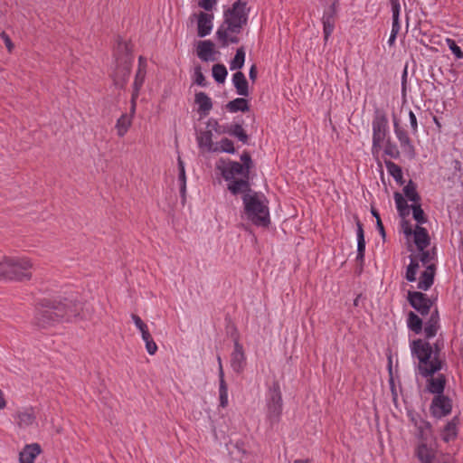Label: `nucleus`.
<instances>
[{"label": "nucleus", "instance_id": "f257e3e1", "mask_svg": "<svg viewBox=\"0 0 463 463\" xmlns=\"http://www.w3.org/2000/svg\"><path fill=\"white\" fill-rule=\"evenodd\" d=\"M80 317L90 318L86 314L80 302L71 299H43L36 307L34 320L38 326L48 327L55 323L71 321L72 318Z\"/></svg>", "mask_w": 463, "mask_h": 463}, {"label": "nucleus", "instance_id": "f03ea898", "mask_svg": "<svg viewBox=\"0 0 463 463\" xmlns=\"http://www.w3.org/2000/svg\"><path fill=\"white\" fill-rule=\"evenodd\" d=\"M216 168L226 181H231L228 189L232 194H238L250 190V173L243 165L236 161L219 160Z\"/></svg>", "mask_w": 463, "mask_h": 463}, {"label": "nucleus", "instance_id": "7ed1b4c3", "mask_svg": "<svg viewBox=\"0 0 463 463\" xmlns=\"http://www.w3.org/2000/svg\"><path fill=\"white\" fill-rule=\"evenodd\" d=\"M247 22L246 2L237 0L233 3L232 8L224 12V24H227V27L225 28L222 25L216 33L217 38L222 41L223 47L228 45V32L240 33L241 28L247 24Z\"/></svg>", "mask_w": 463, "mask_h": 463}, {"label": "nucleus", "instance_id": "20e7f679", "mask_svg": "<svg viewBox=\"0 0 463 463\" xmlns=\"http://www.w3.org/2000/svg\"><path fill=\"white\" fill-rule=\"evenodd\" d=\"M411 349L413 355L419 359L418 372L423 377L432 376L441 369V361L432 355V347L428 342L421 339L413 340L411 344Z\"/></svg>", "mask_w": 463, "mask_h": 463}, {"label": "nucleus", "instance_id": "39448f33", "mask_svg": "<svg viewBox=\"0 0 463 463\" xmlns=\"http://www.w3.org/2000/svg\"><path fill=\"white\" fill-rule=\"evenodd\" d=\"M33 264L26 258H5L0 261V280H29Z\"/></svg>", "mask_w": 463, "mask_h": 463}, {"label": "nucleus", "instance_id": "423d86ee", "mask_svg": "<svg viewBox=\"0 0 463 463\" xmlns=\"http://www.w3.org/2000/svg\"><path fill=\"white\" fill-rule=\"evenodd\" d=\"M242 193L244 194L243 203L248 219L258 226L266 227L269 222L267 206L259 199L257 193L250 188Z\"/></svg>", "mask_w": 463, "mask_h": 463}, {"label": "nucleus", "instance_id": "0eeeda50", "mask_svg": "<svg viewBox=\"0 0 463 463\" xmlns=\"http://www.w3.org/2000/svg\"><path fill=\"white\" fill-rule=\"evenodd\" d=\"M388 119L384 113L377 112L373 120V152H378L386 137Z\"/></svg>", "mask_w": 463, "mask_h": 463}, {"label": "nucleus", "instance_id": "6e6552de", "mask_svg": "<svg viewBox=\"0 0 463 463\" xmlns=\"http://www.w3.org/2000/svg\"><path fill=\"white\" fill-rule=\"evenodd\" d=\"M282 412V396L278 383L270 389V398L268 402V418L274 423L278 422Z\"/></svg>", "mask_w": 463, "mask_h": 463}, {"label": "nucleus", "instance_id": "1a4fd4ad", "mask_svg": "<svg viewBox=\"0 0 463 463\" xmlns=\"http://www.w3.org/2000/svg\"><path fill=\"white\" fill-rule=\"evenodd\" d=\"M433 417L440 419L449 415L452 411V401L443 395H436L430 407Z\"/></svg>", "mask_w": 463, "mask_h": 463}, {"label": "nucleus", "instance_id": "9d476101", "mask_svg": "<svg viewBox=\"0 0 463 463\" xmlns=\"http://www.w3.org/2000/svg\"><path fill=\"white\" fill-rule=\"evenodd\" d=\"M408 301L422 316L427 315L432 306V302L427 295L420 291H409Z\"/></svg>", "mask_w": 463, "mask_h": 463}, {"label": "nucleus", "instance_id": "9b49d317", "mask_svg": "<svg viewBox=\"0 0 463 463\" xmlns=\"http://www.w3.org/2000/svg\"><path fill=\"white\" fill-rule=\"evenodd\" d=\"M131 61L127 55L120 61H118L117 68L113 73L114 84L118 88H124L130 75Z\"/></svg>", "mask_w": 463, "mask_h": 463}, {"label": "nucleus", "instance_id": "f8f14e48", "mask_svg": "<svg viewBox=\"0 0 463 463\" xmlns=\"http://www.w3.org/2000/svg\"><path fill=\"white\" fill-rule=\"evenodd\" d=\"M231 365L234 372L241 373L246 365V355L243 346L236 339L234 341V349L231 355Z\"/></svg>", "mask_w": 463, "mask_h": 463}, {"label": "nucleus", "instance_id": "ddd939ff", "mask_svg": "<svg viewBox=\"0 0 463 463\" xmlns=\"http://www.w3.org/2000/svg\"><path fill=\"white\" fill-rule=\"evenodd\" d=\"M14 420L20 429H28L36 424V415L32 408L17 411L14 414Z\"/></svg>", "mask_w": 463, "mask_h": 463}, {"label": "nucleus", "instance_id": "4468645a", "mask_svg": "<svg viewBox=\"0 0 463 463\" xmlns=\"http://www.w3.org/2000/svg\"><path fill=\"white\" fill-rule=\"evenodd\" d=\"M41 452L42 449L38 443L25 445L19 453V463H33L34 459Z\"/></svg>", "mask_w": 463, "mask_h": 463}, {"label": "nucleus", "instance_id": "2eb2a0df", "mask_svg": "<svg viewBox=\"0 0 463 463\" xmlns=\"http://www.w3.org/2000/svg\"><path fill=\"white\" fill-rule=\"evenodd\" d=\"M393 125L394 132L401 143L402 150L410 155H414V146H412L407 132L399 126V123L396 119H394Z\"/></svg>", "mask_w": 463, "mask_h": 463}, {"label": "nucleus", "instance_id": "dca6fc26", "mask_svg": "<svg viewBox=\"0 0 463 463\" xmlns=\"http://www.w3.org/2000/svg\"><path fill=\"white\" fill-rule=\"evenodd\" d=\"M416 456L420 463H434L435 451L427 442H420L416 449Z\"/></svg>", "mask_w": 463, "mask_h": 463}, {"label": "nucleus", "instance_id": "f3484780", "mask_svg": "<svg viewBox=\"0 0 463 463\" xmlns=\"http://www.w3.org/2000/svg\"><path fill=\"white\" fill-rule=\"evenodd\" d=\"M194 102L198 105V112L202 116H207L213 109L212 99L205 92H197L194 96Z\"/></svg>", "mask_w": 463, "mask_h": 463}, {"label": "nucleus", "instance_id": "a211bd4d", "mask_svg": "<svg viewBox=\"0 0 463 463\" xmlns=\"http://www.w3.org/2000/svg\"><path fill=\"white\" fill-rule=\"evenodd\" d=\"M458 422V417H454L451 420L447 422L440 432L443 441L449 442L457 438Z\"/></svg>", "mask_w": 463, "mask_h": 463}, {"label": "nucleus", "instance_id": "6ab92c4d", "mask_svg": "<svg viewBox=\"0 0 463 463\" xmlns=\"http://www.w3.org/2000/svg\"><path fill=\"white\" fill-rule=\"evenodd\" d=\"M214 44L209 41H201L197 46V56L203 61H214L213 54Z\"/></svg>", "mask_w": 463, "mask_h": 463}, {"label": "nucleus", "instance_id": "aec40b11", "mask_svg": "<svg viewBox=\"0 0 463 463\" xmlns=\"http://www.w3.org/2000/svg\"><path fill=\"white\" fill-rule=\"evenodd\" d=\"M232 83L236 89V92L240 96H249V84L241 71H237L232 76Z\"/></svg>", "mask_w": 463, "mask_h": 463}, {"label": "nucleus", "instance_id": "412c9836", "mask_svg": "<svg viewBox=\"0 0 463 463\" xmlns=\"http://www.w3.org/2000/svg\"><path fill=\"white\" fill-rule=\"evenodd\" d=\"M435 276V265H429L426 269L422 272L420 281L418 283V288L421 290H428L433 284Z\"/></svg>", "mask_w": 463, "mask_h": 463}, {"label": "nucleus", "instance_id": "4be33fe9", "mask_svg": "<svg viewBox=\"0 0 463 463\" xmlns=\"http://www.w3.org/2000/svg\"><path fill=\"white\" fill-rule=\"evenodd\" d=\"M214 125H215V128L214 129L218 133H220V134L221 133H228V134H230L232 136L236 137L240 141H241L244 144L248 142L249 137L246 134V132L244 131V129L241 127V125L234 124V125H232L228 129H223V130H220V129L217 128V127H219L217 121H215Z\"/></svg>", "mask_w": 463, "mask_h": 463}, {"label": "nucleus", "instance_id": "5701e85b", "mask_svg": "<svg viewBox=\"0 0 463 463\" xmlns=\"http://www.w3.org/2000/svg\"><path fill=\"white\" fill-rule=\"evenodd\" d=\"M213 15L205 13H200L198 16V35L204 37L208 35L212 30Z\"/></svg>", "mask_w": 463, "mask_h": 463}, {"label": "nucleus", "instance_id": "b1692460", "mask_svg": "<svg viewBox=\"0 0 463 463\" xmlns=\"http://www.w3.org/2000/svg\"><path fill=\"white\" fill-rule=\"evenodd\" d=\"M331 14H326L323 16L324 38L327 41L335 28L334 15L335 14V3L331 6Z\"/></svg>", "mask_w": 463, "mask_h": 463}, {"label": "nucleus", "instance_id": "393cba45", "mask_svg": "<svg viewBox=\"0 0 463 463\" xmlns=\"http://www.w3.org/2000/svg\"><path fill=\"white\" fill-rule=\"evenodd\" d=\"M445 384V376L443 374H439L437 378H430L429 380L428 390L431 393H435L437 395H443Z\"/></svg>", "mask_w": 463, "mask_h": 463}, {"label": "nucleus", "instance_id": "a878e982", "mask_svg": "<svg viewBox=\"0 0 463 463\" xmlns=\"http://www.w3.org/2000/svg\"><path fill=\"white\" fill-rule=\"evenodd\" d=\"M200 147H205L209 152H218L215 144L213 142V134L211 130L201 132L197 137Z\"/></svg>", "mask_w": 463, "mask_h": 463}, {"label": "nucleus", "instance_id": "bb28decb", "mask_svg": "<svg viewBox=\"0 0 463 463\" xmlns=\"http://www.w3.org/2000/svg\"><path fill=\"white\" fill-rule=\"evenodd\" d=\"M226 109L232 113L238 111L247 112L250 110V106L247 99L236 98L226 104Z\"/></svg>", "mask_w": 463, "mask_h": 463}, {"label": "nucleus", "instance_id": "cd10ccee", "mask_svg": "<svg viewBox=\"0 0 463 463\" xmlns=\"http://www.w3.org/2000/svg\"><path fill=\"white\" fill-rule=\"evenodd\" d=\"M415 425L417 427V437L420 439V442H427L431 434V425L430 422L420 420V421L416 422Z\"/></svg>", "mask_w": 463, "mask_h": 463}, {"label": "nucleus", "instance_id": "c85d7f7f", "mask_svg": "<svg viewBox=\"0 0 463 463\" xmlns=\"http://www.w3.org/2000/svg\"><path fill=\"white\" fill-rule=\"evenodd\" d=\"M439 327V314L438 310H435L429 321L427 322L424 332L427 338H431L436 335Z\"/></svg>", "mask_w": 463, "mask_h": 463}, {"label": "nucleus", "instance_id": "c756f323", "mask_svg": "<svg viewBox=\"0 0 463 463\" xmlns=\"http://www.w3.org/2000/svg\"><path fill=\"white\" fill-rule=\"evenodd\" d=\"M219 382L220 405L225 408L228 405V386L224 380V373L222 367L220 368Z\"/></svg>", "mask_w": 463, "mask_h": 463}, {"label": "nucleus", "instance_id": "7c9ffc66", "mask_svg": "<svg viewBox=\"0 0 463 463\" xmlns=\"http://www.w3.org/2000/svg\"><path fill=\"white\" fill-rule=\"evenodd\" d=\"M132 118L128 114H122L118 119L116 124V129L118 137H123L131 126Z\"/></svg>", "mask_w": 463, "mask_h": 463}, {"label": "nucleus", "instance_id": "2f4dec72", "mask_svg": "<svg viewBox=\"0 0 463 463\" xmlns=\"http://www.w3.org/2000/svg\"><path fill=\"white\" fill-rule=\"evenodd\" d=\"M409 236L413 235L414 243L419 250H423L430 245V238L429 233H406Z\"/></svg>", "mask_w": 463, "mask_h": 463}, {"label": "nucleus", "instance_id": "473e14b6", "mask_svg": "<svg viewBox=\"0 0 463 463\" xmlns=\"http://www.w3.org/2000/svg\"><path fill=\"white\" fill-rule=\"evenodd\" d=\"M386 168L389 174L395 179L399 184H403V177L402 168L392 161H385Z\"/></svg>", "mask_w": 463, "mask_h": 463}, {"label": "nucleus", "instance_id": "72a5a7b5", "mask_svg": "<svg viewBox=\"0 0 463 463\" xmlns=\"http://www.w3.org/2000/svg\"><path fill=\"white\" fill-rule=\"evenodd\" d=\"M394 200L401 217L405 218L408 216L411 209L403 196L400 193L396 192L394 193Z\"/></svg>", "mask_w": 463, "mask_h": 463}, {"label": "nucleus", "instance_id": "f704fd0d", "mask_svg": "<svg viewBox=\"0 0 463 463\" xmlns=\"http://www.w3.org/2000/svg\"><path fill=\"white\" fill-rule=\"evenodd\" d=\"M411 262L407 267L406 270V279L410 282H413L416 280V274L419 269V260L418 256H410Z\"/></svg>", "mask_w": 463, "mask_h": 463}, {"label": "nucleus", "instance_id": "c9c22d12", "mask_svg": "<svg viewBox=\"0 0 463 463\" xmlns=\"http://www.w3.org/2000/svg\"><path fill=\"white\" fill-rule=\"evenodd\" d=\"M403 193L408 200L416 203H419L420 198L417 193V185L413 181L410 180L409 183L403 187Z\"/></svg>", "mask_w": 463, "mask_h": 463}, {"label": "nucleus", "instance_id": "e433bc0d", "mask_svg": "<svg viewBox=\"0 0 463 463\" xmlns=\"http://www.w3.org/2000/svg\"><path fill=\"white\" fill-rule=\"evenodd\" d=\"M392 33L398 34L400 31L399 14H400V4L397 0H392Z\"/></svg>", "mask_w": 463, "mask_h": 463}, {"label": "nucleus", "instance_id": "4c0bfd02", "mask_svg": "<svg viewBox=\"0 0 463 463\" xmlns=\"http://www.w3.org/2000/svg\"><path fill=\"white\" fill-rule=\"evenodd\" d=\"M177 163H178V170H179L178 179L180 181V193H181L183 199H184L185 192H186V175H185V170H184V163L180 156H178V158H177Z\"/></svg>", "mask_w": 463, "mask_h": 463}, {"label": "nucleus", "instance_id": "58836bf2", "mask_svg": "<svg viewBox=\"0 0 463 463\" xmlns=\"http://www.w3.org/2000/svg\"><path fill=\"white\" fill-rule=\"evenodd\" d=\"M145 77H146V70L141 67L138 68L137 71L136 73L135 80H134V84H133V93L132 94H134V99H137L138 97L139 90L141 89V87L144 83Z\"/></svg>", "mask_w": 463, "mask_h": 463}, {"label": "nucleus", "instance_id": "ea45409f", "mask_svg": "<svg viewBox=\"0 0 463 463\" xmlns=\"http://www.w3.org/2000/svg\"><path fill=\"white\" fill-rule=\"evenodd\" d=\"M408 327L416 334L422 330V320L412 311L408 314Z\"/></svg>", "mask_w": 463, "mask_h": 463}, {"label": "nucleus", "instance_id": "a19ab883", "mask_svg": "<svg viewBox=\"0 0 463 463\" xmlns=\"http://www.w3.org/2000/svg\"><path fill=\"white\" fill-rule=\"evenodd\" d=\"M245 61V52L243 47L237 49L236 54L230 64L232 71L241 69Z\"/></svg>", "mask_w": 463, "mask_h": 463}, {"label": "nucleus", "instance_id": "79ce46f5", "mask_svg": "<svg viewBox=\"0 0 463 463\" xmlns=\"http://www.w3.org/2000/svg\"><path fill=\"white\" fill-rule=\"evenodd\" d=\"M213 77L218 83H223L227 76V70L223 64H214L212 69Z\"/></svg>", "mask_w": 463, "mask_h": 463}, {"label": "nucleus", "instance_id": "37998d69", "mask_svg": "<svg viewBox=\"0 0 463 463\" xmlns=\"http://www.w3.org/2000/svg\"><path fill=\"white\" fill-rule=\"evenodd\" d=\"M131 318L133 322L135 323L136 326L139 329L142 339L148 338V336L151 335V334L148 331V327L146 324L136 314L131 315Z\"/></svg>", "mask_w": 463, "mask_h": 463}, {"label": "nucleus", "instance_id": "c03bdc74", "mask_svg": "<svg viewBox=\"0 0 463 463\" xmlns=\"http://www.w3.org/2000/svg\"><path fill=\"white\" fill-rule=\"evenodd\" d=\"M215 147L218 148V152H225L229 154L235 153L233 142L229 138H222L220 142L215 143Z\"/></svg>", "mask_w": 463, "mask_h": 463}, {"label": "nucleus", "instance_id": "a18cd8bd", "mask_svg": "<svg viewBox=\"0 0 463 463\" xmlns=\"http://www.w3.org/2000/svg\"><path fill=\"white\" fill-rule=\"evenodd\" d=\"M365 250L364 233H357V260L363 261Z\"/></svg>", "mask_w": 463, "mask_h": 463}, {"label": "nucleus", "instance_id": "49530a36", "mask_svg": "<svg viewBox=\"0 0 463 463\" xmlns=\"http://www.w3.org/2000/svg\"><path fill=\"white\" fill-rule=\"evenodd\" d=\"M411 210H412L413 218L417 222L418 225L426 222L425 214H424L423 210L420 207V204L416 203L415 205H412Z\"/></svg>", "mask_w": 463, "mask_h": 463}, {"label": "nucleus", "instance_id": "de8ad7c7", "mask_svg": "<svg viewBox=\"0 0 463 463\" xmlns=\"http://www.w3.org/2000/svg\"><path fill=\"white\" fill-rule=\"evenodd\" d=\"M384 153L392 158H398L400 156V151L397 146L390 140L386 142Z\"/></svg>", "mask_w": 463, "mask_h": 463}, {"label": "nucleus", "instance_id": "09e8293b", "mask_svg": "<svg viewBox=\"0 0 463 463\" xmlns=\"http://www.w3.org/2000/svg\"><path fill=\"white\" fill-rule=\"evenodd\" d=\"M194 83L201 87H205L207 85V81L202 72L201 66H196L194 68Z\"/></svg>", "mask_w": 463, "mask_h": 463}, {"label": "nucleus", "instance_id": "8fccbe9b", "mask_svg": "<svg viewBox=\"0 0 463 463\" xmlns=\"http://www.w3.org/2000/svg\"><path fill=\"white\" fill-rule=\"evenodd\" d=\"M446 43L449 46V48L450 49V51L454 53V55L458 58V59H462L463 58V52L461 51V49L457 45V43H455L454 40L450 39V38H447L446 39Z\"/></svg>", "mask_w": 463, "mask_h": 463}, {"label": "nucleus", "instance_id": "3c124183", "mask_svg": "<svg viewBox=\"0 0 463 463\" xmlns=\"http://www.w3.org/2000/svg\"><path fill=\"white\" fill-rule=\"evenodd\" d=\"M144 342L146 343V349L147 353L151 355L155 354L157 351V345L153 340L152 335L148 336V338H144Z\"/></svg>", "mask_w": 463, "mask_h": 463}, {"label": "nucleus", "instance_id": "603ef678", "mask_svg": "<svg viewBox=\"0 0 463 463\" xmlns=\"http://www.w3.org/2000/svg\"><path fill=\"white\" fill-rule=\"evenodd\" d=\"M241 165L243 167H245L246 171L249 173L250 172V169L253 167V162L251 160L250 155L248 152H244L241 156Z\"/></svg>", "mask_w": 463, "mask_h": 463}, {"label": "nucleus", "instance_id": "864d4df0", "mask_svg": "<svg viewBox=\"0 0 463 463\" xmlns=\"http://www.w3.org/2000/svg\"><path fill=\"white\" fill-rule=\"evenodd\" d=\"M402 232H427L426 228L420 227V225H417L415 230H412L405 218H402Z\"/></svg>", "mask_w": 463, "mask_h": 463}, {"label": "nucleus", "instance_id": "5fc2aeb1", "mask_svg": "<svg viewBox=\"0 0 463 463\" xmlns=\"http://www.w3.org/2000/svg\"><path fill=\"white\" fill-rule=\"evenodd\" d=\"M420 254L418 256V260L423 264H428L432 259L433 255L429 250H420Z\"/></svg>", "mask_w": 463, "mask_h": 463}, {"label": "nucleus", "instance_id": "6e6d98bb", "mask_svg": "<svg viewBox=\"0 0 463 463\" xmlns=\"http://www.w3.org/2000/svg\"><path fill=\"white\" fill-rule=\"evenodd\" d=\"M0 36L4 40L5 46L8 49V52H11L14 49V44H13L10 37L5 32H2Z\"/></svg>", "mask_w": 463, "mask_h": 463}, {"label": "nucleus", "instance_id": "4d7b16f0", "mask_svg": "<svg viewBox=\"0 0 463 463\" xmlns=\"http://www.w3.org/2000/svg\"><path fill=\"white\" fill-rule=\"evenodd\" d=\"M409 117H410V123H411V129L415 133V132H417V128H418L416 116L412 111H410Z\"/></svg>", "mask_w": 463, "mask_h": 463}, {"label": "nucleus", "instance_id": "13d9d810", "mask_svg": "<svg viewBox=\"0 0 463 463\" xmlns=\"http://www.w3.org/2000/svg\"><path fill=\"white\" fill-rule=\"evenodd\" d=\"M436 463H454V460L449 454H442Z\"/></svg>", "mask_w": 463, "mask_h": 463}, {"label": "nucleus", "instance_id": "bf43d9fd", "mask_svg": "<svg viewBox=\"0 0 463 463\" xmlns=\"http://www.w3.org/2000/svg\"><path fill=\"white\" fill-rule=\"evenodd\" d=\"M199 5L206 11H210L213 8L212 0H200Z\"/></svg>", "mask_w": 463, "mask_h": 463}, {"label": "nucleus", "instance_id": "052dcab7", "mask_svg": "<svg viewBox=\"0 0 463 463\" xmlns=\"http://www.w3.org/2000/svg\"><path fill=\"white\" fill-rule=\"evenodd\" d=\"M257 74H258V71H257V67L255 64H253L250 69V72H249V77L250 79L252 80V81H255L256 79H257Z\"/></svg>", "mask_w": 463, "mask_h": 463}, {"label": "nucleus", "instance_id": "680f3d73", "mask_svg": "<svg viewBox=\"0 0 463 463\" xmlns=\"http://www.w3.org/2000/svg\"><path fill=\"white\" fill-rule=\"evenodd\" d=\"M136 99H134V94H132L130 114H128V116H131V118L133 117V115L135 114V111H136V106H137Z\"/></svg>", "mask_w": 463, "mask_h": 463}, {"label": "nucleus", "instance_id": "e2e57ef3", "mask_svg": "<svg viewBox=\"0 0 463 463\" xmlns=\"http://www.w3.org/2000/svg\"><path fill=\"white\" fill-rule=\"evenodd\" d=\"M6 406V402L4 396V392L0 389V410H3Z\"/></svg>", "mask_w": 463, "mask_h": 463}, {"label": "nucleus", "instance_id": "0e129e2a", "mask_svg": "<svg viewBox=\"0 0 463 463\" xmlns=\"http://www.w3.org/2000/svg\"><path fill=\"white\" fill-rule=\"evenodd\" d=\"M377 229H378V232H384V227H383V224L381 221V218H378L377 220Z\"/></svg>", "mask_w": 463, "mask_h": 463}, {"label": "nucleus", "instance_id": "69168bd1", "mask_svg": "<svg viewBox=\"0 0 463 463\" xmlns=\"http://www.w3.org/2000/svg\"><path fill=\"white\" fill-rule=\"evenodd\" d=\"M396 36H397V34L391 33L390 38L388 40V43L390 45H392L394 43Z\"/></svg>", "mask_w": 463, "mask_h": 463}, {"label": "nucleus", "instance_id": "338daca9", "mask_svg": "<svg viewBox=\"0 0 463 463\" xmlns=\"http://www.w3.org/2000/svg\"><path fill=\"white\" fill-rule=\"evenodd\" d=\"M140 67L144 68V69L146 67V60L142 56L139 57V66H138V68H140Z\"/></svg>", "mask_w": 463, "mask_h": 463}, {"label": "nucleus", "instance_id": "774afa93", "mask_svg": "<svg viewBox=\"0 0 463 463\" xmlns=\"http://www.w3.org/2000/svg\"><path fill=\"white\" fill-rule=\"evenodd\" d=\"M294 463H310L308 459H296Z\"/></svg>", "mask_w": 463, "mask_h": 463}]
</instances>
